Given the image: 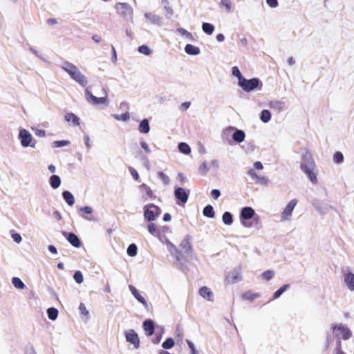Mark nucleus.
Returning a JSON list of instances; mask_svg holds the SVG:
<instances>
[{
    "label": "nucleus",
    "mask_w": 354,
    "mask_h": 354,
    "mask_svg": "<svg viewBox=\"0 0 354 354\" xmlns=\"http://www.w3.org/2000/svg\"><path fill=\"white\" fill-rule=\"evenodd\" d=\"M130 172L135 180H138L139 179V174L135 169L131 168Z\"/></svg>",
    "instance_id": "69168bd1"
},
{
    "label": "nucleus",
    "mask_w": 354,
    "mask_h": 354,
    "mask_svg": "<svg viewBox=\"0 0 354 354\" xmlns=\"http://www.w3.org/2000/svg\"><path fill=\"white\" fill-rule=\"evenodd\" d=\"M199 295L203 297L204 299L209 301H214V292L211 290V289L207 286H203L199 289L198 291Z\"/></svg>",
    "instance_id": "2eb2a0df"
},
{
    "label": "nucleus",
    "mask_w": 354,
    "mask_h": 354,
    "mask_svg": "<svg viewBox=\"0 0 354 354\" xmlns=\"http://www.w3.org/2000/svg\"><path fill=\"white\" fill-rule=\"evenodd\" d=\"M160 214V208L153 204H149L144 207V217L148 221H155Z\"/></svg>",
    "instance_id": "0eeeda50"
},
{
    "label": "nucleus",
    "mask_w": 354,
    "mask_h": 354,
    "mask_svg": "<svg viewBox=\"0 0 354 354\" xmlns=\"http://www.w3.org/2000/svg\"><path fill=\"white\" fill-rule=\"evenodd\" d=\"M147 229H148L149 232L151 235H153V236H156V235L158 229H157L156 225L154 223H149L147 225Z\"/></svg>",
    "instance_id": "09e8293b"
},
{
    "label": "nucleus",
    "mask_w": 354,
    "mask_h": 354,
    "mask_svg": "<svg viewBox=\"0 0 354 354\" xmlns=\"http://www.w3.org/2000/svg\"><path fill=\"white\" fill-rule=\"evenodd\" d=\"M12 284L15 288L19 290H23L26 287L24 283L18 277H13L12 279Z\"/></svg>",
    "instance_id": "c756f323"
},
{
    "label": "nucleus",
    "mask_w": 354,
    "mask_h": 354,
    "mask_svg": "<svg viewBox=\"0 0 354 354\" xmlns=\"http://www.w3.org/2000/svg\"><path fill=\"white\" fill-rule=\"evenodd\" d=\"M199 170L205 174L209 170L207 163L206 162L202 163L199 167Z\"/></svg>",
    "instance_id": "680f3d73"
},
{
    "label": "nucleus",
    "mask_w": 354,
    "mask_h": 354,
    "mask_svg": "<svg viewBox=\"0 0 354 354\" xmlns=\"http://www.w3.org/2000/svg\"><path fill=\"white\" fill-rule=\"evenodd\" d=\"M237 84L246 93L251 92L255 89L261 90L263 86L261 81L257 77L250 80L244 77L240 82H237Z\"/></svg>",
    "instance_id": "20e7f679"
},
{
    "label": "nucleus",
    "mask_w": 354,
    "mask_h": 354,
    "mask_svg": "<svg viewBox=\"0 0 354 354\" xmlns=\"http://www.w3.org/2000/svg\"><path fill=\"white\" fill-rule=\"evenodd\" d=\"M80 210L86 214H91L93 213V208L90 206H84L80 209Z\"/></svg>",
    "instance_id": "6e6d98bb"
},
{
    "label": "nucleus",
    "mask_w": 354,
    "mask_h": 354,
    "mask_svg": "<svg viewBox=\"0 0 354 354\" xmlns=\"http://www.w3.org/2000/svg\"><path fill=\"white\" fill-rule=\"evenodd\" d=\"M143 328L147 336H151L154 332V326L152 320L148 319L144 322Z\"/></svg>",
    "instance_id": "412c9836"
},
{
    "label": "nucleus",
    "mask_w": 354,
    "mask_h": 354,
    "mask_svg": "<svg viewBox=\"0 0 354 354\" xmlns=\"http://www.w3.org/2000/svg\"><path fill=\"white\" fill-rule=\"evenodd\" d=\"M30 50L31 53H32L37 57H39V59H42L41 55V53L38 50H37L34 48H30Z\"/></svg>",
    "instance_id": "774afa93"
},
{
    "label": "nucleus",
    "mask_w": 354,
    "mask_h": 354,
    "mask_svg": "<svg viewBox=\"0 0 354 354\" xmlns=\"http://www.w3.org/2000/svg\"><path fill=\"white\" fill-rule=\"evenodd\" d=\"M189 191L183 187H176L174 190V196L181 203L185 204L188 200Z\"/></svg>",
    "instance_id": "4468645a"
},
{
    "label": "nucleus",
    "mask_w": 354,
    "mask_h": 354,
    "mask_svg": "<svg viewBox=\"0 0 354 354\" xmlns=\"http://www.w3.org/2000/svg\"><path fill=\"white\" fill-rule=\"evenodd\" d=\"M330 328L337 339V342L338 340L340 341V339L347 340L352 335L351 330L346 325L342 323H333L331 324Z\"/></svg>",
    "instance_id": "39448f33"
},
{
    "label": "nucleus",
    "mask_w": 354,
    "mask_h": 354,
    "mask_svg": "<svg viewBox=\"0 0 354 354\" xmlns=\"http://www.w3.org/2000/svg\"><path fill=\"white\" fill-rule=\"evenodd\" d=\"M248 174L251 176L253 180H254L256 183L258 180V178L260 176H259L253 169H251L248 171Z\"/></svg>",
    "instance_id": "864d4df0"
},
{
    "label": "nucleus",
    "mask_w": 354,
    "mask_h": 354,
    "mask_svg": "<svg viewBox=\"0 0 354 354\" xmlns=\"http://www.w3.org/2000/svg\"><path fill=\"white\" fill-rule=\"evenodd\" d=\"M232 75L237 78V82H240L244 77L237 66L232 68Z\"/></svg>",
    "instance_id": "f704fd0d"
},
{
    "label": "nucleus",
    "mask_w": 354,
    "mask_h": 354,
    "mask_svg": "<svg viewBox=\"0 0 354 354\" xmlns=\"http://www.w3.org/2000/svg\"><path fill=\"white\" fill-rule=\"evenodd\" d=\"M64 119L68 122H71L75 127H77L80 124V118L73 113H66Z\"/></svg>",
    "instance_id": "6ab92c4d"
},
{
    "label": "nucleus",
    "mask_w": 354,
    "mask_h": 354,
    "mask_svg": "<svg viewBox=\"0 0 354 354\" xmlns=\"http://www.w3.org/2000/svg\"><path fill=\"white\" fill-rule=\"evenodd\" d=\"M185 51L189 55H198L201 53L200 48L192 44H187L185 47Z\"/></svg>",
    "instance_id": "5701e85b"
},
{
    "label": "nucleus",
    "mask_w": 354,
    "mask_h": 354,
    "mask_svg": "<svg viewBox=\"0 0 354 354\" xmlns=\"http://www.w3.org/2000/svg\"><path fill=\"white\" fill-rule=\"evenodd\" d=\"M297 204V199H292L288 203V204L286 205V207L283 208V211L281 213V221H290L292 216L293 210L295 208Z\"/></svg>",
    "instance_id": "6e6552de"
},
{
    "label": "nucleus",
    "mask_w": 354,
    "mask_h": 354,
    "mask_svg": "<svg viewBox=\"0 0 354 354\" xmlns=\"http://www.w3.org/2000/svg\"><path fill=\"white\" fill-rule=\"evenodd\" d=\"M176 32L178 35L183 37L185 40L189 41H192L194 40V37L190 32L187 31L186 29L183 28H179L176 30Z\"/></svg>",
    "instance_id": "aec40b11"
},
{
    "label": "nucleus",
    "mask_w": 354,
    "mask_h": 354,
    "mask_svg": "<svg viewBox=\"0 0 354 354\" xmlns=\"http://www.w3.org/2000/svg\"><path fill=\"white\" fill-rule=\"evenodd\" d=\"M139 131L142 133H148L150 131L149 121L147 119L142 120L138 127Z\"/></svg>",
    "instance_id": "393cba45"
},
{
    "label": "nucleus",
    "mask_w": 354,
    "mask_h": 354,
    "mask_svg": "<svg viewBox=\"0 0 354 354\" xmlns=\"http://www.w3.org/2000/svg\"><path fill=\"white\" fill-rule=\"evenodd\" d=\"M145 17L147 20V22L151 24H159L160 21V17L151 12H146L145 14Z\"/></svg>",
    "instance_id": "4be33fe9"
},
{
    "label": "nucleus",
    "mask_w": 354,
    "mask_h": 354,
    "mask_svg": "<svg viewBox=\"0 0 354 354\" xmlns=\"http://www.w3.org/2000/svg\"><path fill=\"white\" fill-rule=\"evenodd\" d=\"M62 68L73 80L76 83L82 87L88 84V79L75 64L65 62L62 65Z\"/></svg>",
    "instance_id": "f03ea898"
},
{
    "label": "nucleus",
    "mask_w": 354,
    "mask_h": 354,
    "mask_svg": "<svg viewBox=\"0 0 354 354\" xmlns=\"http://www.w3.org/2000/svg\"><path fill=\"white\" fill-rule=\"evenodd\" d=\"M32 130L34 131L35 135L38 137L44 138L46 136V133L44 130L39 129H34L32 128Z\"/></svg>",
    "instance_id": "3c124183"
},
{
    "label": "nucleus",
    "mask_w": 354,
    "mask_h": 354,
    "mask_svg": "<svg viewBox=\"0 0 354 354\" xmlns=\"http://www.w3.org/2000/svg\"><path fill=\"white\" fill-rule=\"evenodd\" d=\"M48 317L50 319L55 321L58 316V310L55 308H49L47 310Z\"/></svg>",
    "instance_id": "c9c22d12"
},
{
    "label": "nucleus",
    "mask_w": 354,
    "mask_h": 354,
    "mask_svg": "<svg viewBox=\"0 0 354 354\" xmlns=\"http://www.w3.org/2000/svg\"><path fill=\"white\" fill-rule=\"evenodd\" d=\"M139 189L140 192L144 194L142 198L145 201L149 198H153L155 197L151 189L146 184L143 183L140 185Z\"/></svg>",
    "instance_id": "a211bd4d"
},
{
    "label": "nucleus",
    "mask_w": 354,
    "mask_h": 354,
    "mask_svg": "<svg viewBox=\"0 0 354 354\" xmlns=\"http://www.w3.org/2000/svg\"><path fill=\"white\" fill-rule=\"evenodd\" d=\"M187 343L189 348L191 350V354H198L194 343H192L189 340H187Z\"/></svg>",
    "instance_id": "13d9d810"
},
{
    "label": "nucleus",
    "mask_w": 354,
    "mask_h": 354,
    "mask_svg": "<svg viewBox=\"0 0 354 354\" xmlns=\"http://www.w3.org/2000/svg\"><path fill=\"white\" fill-rule=\"evenodd\" d=\"M221 8H224L227 12H230L232 8L230 0H221L219 5Z\"/></svg>",
    "instance_id": "4c0bfd02"
},
{
    "label": "nucleus",
    "mask_w": 354,
    "mask_h": 354,
    "mask_svg": "<svg viewBox=\"0 0 354 354\" xmlns=\"http://www.w3.org/2000/svg\"><path fill=\"white\" fill-rule=\"evenodd\" d=\"M73 278L75 281L79 284L82 283L84 281L83 275L80 271L75 272Z\"/></svg>",
    "instance_id": "de8ad7c7"
},
{
    "label": "nucleus",
    "mask_w": 354,
    "mask_h": 354,
    "mask_svg": "<svg viewBox=\"0 0 354 354\" xmlns=\"http://www.w3.org/2000/svg\"><path fill=\"white\" fill-rule=\"evenodd\" d=\"M334 354H346L341 350V342L339 340L337 342V348L335 349Z\"/></svg>",
    "instance_id": "0e129e2a"
},
{
    "label": "nucleus",
    "mask_w": 354,
    "mask_h": 354,
    "mask_svg": "<svg viewBox=\"0 0 354 354\" xmlns=\"http://www.w3.org/2000/svg\"><path fill=\"white\" fill-rule=\"evenodd\" d=\"M129 289L131 293L133 295L135 299H136L140 303H141L144 307L147 308L148 304L145 299V297L142 295V294L137 290V288L133 285L129 286Z\"/></svg>",
    "instance_id": "dca6fc26"
},
{
    "label": "nucleus",
    "mask_w": 354,
    "mask_h": 354,
    "mask_svg": "<svg viewBox=\"0 0 354 354\" xmlns=\"http://www.w3.org/2000/svg\"><path fill=\"white\" fill-rule=\"evenodd\" d=\"M245 138V133L241 130H236L232 135V138L237 142H242Z\"/></svg>",
    "instance_id": "bb28decb"
},
{
    "label": "nucleus",
    "mask_w": 354,
    "mask_h": 354,
    "mask_svg": "<svg viewBox=\"0 0 354 354\" xmlns=\"http://www.w3.org/2000/svg\"><path fill=\"white\" fill-rule=\"evenodd\" d=\"M255 214L254 210L250 207H245L241 211V223L245 227H250L251 225L248 223V220L252 218Z\"/></svg>",
    "instance_id": "9b49d317"
},
{
    "label": "nucleus",
    "mask_w": 354,
    "mask_h": 354,
    "mask_svg": "<svg viewBox=\"0 0 354 354\" xmlns=\"http://www.w3.org/2000/svg\"><path fill=\"white\" fill-rule=\"evenodd\" d=\"M210 196L214 199H217L221 196V192L218 189H212L210 192Z\"/></svg>",
    "instance_id": "4d7b16f0"
},
{
    "label": "nucleus",
    "mask_w": 354,
    "mask_h": 354,
    "mask_svg": "<svg viewBox=\"0 0 354 354\" xmlns=\"http://www.w3.org/2000/svg\"><path fill=\"white\" fill-rule=\"evenodd\" d=\"M113 117L118 121H127L130 118L129 114L127 112L122 114H114L113 115Z\"/></svg>",
    "instance_id": "ea45409f"
},
{
    "label": "nucleus",
    "mask_w": 354,
    "mask_h": 354,
    "mask_svg": "<svg viewBox=\"0 0 354 354\" xmlns=\"http://www.w3.org/2000/svg\"><path fill=\"white\" fill-rule=\"evenodd\" d=\"M11 236L17 243H20L22 241V238L19 233L13 232L11 234Z\"/></svg>",
    "instance_id": "8fccbe9b"
},
{
    "label": "nucleus",
    "mask_w": 354,
    "mask_h": 354,
    "mask_svg": "<svg viewBox=\"0 0 354 354\" xmlns=\"http://www.w3.org/2000/svg\"><path fill=\"white\" fill-rule=\"evenodd\" d=\"M174 346V340L171 338H167L162 344V347L165 349H170Z\"/></svg>",
    "instance_id": "79ce46f5"
},
{
    "label": "nucleus",
    "mask_w": 354,
    "mask_h": 354,
    "mask_svg": "<svg viewBox=\"0 0 354 354\" xmlns=\"http://www.w3.org/2000/svg\"><path fill=\"white\" fill-rule=\"evenodd\" d=\"M254 168L257 170H262L263 169V165L260 161H256L254 165Z\"/></svg>",
    "instance_id": "338daca9"
},
{
    "label": "nucleus",
    "mask_w": 354,
    "mask_h": 354,
    "mask_svg": "<svg viewBox=\"0 0 354 354\" xmlns=\"http://www.w3.org/2000/svg\"><path fill=\"white\" fill-rule=\"evenodd\" d=\"M62 196L66 203L68 205L72 206L73 205H74L75 198L69 191H64L62 194Z\"/></svg>",
    "instance_id": "a878e982"
},
{
    "label": "nucleus",
    "mask_w": 354,
    "mask_h": 354,
    "mask_svg": "<svg viewBox=\"0 0 354 354\" xmlns=\"http://www.w3.org/2000/svg\"><path fill=\"white\" fill-rule=\"evenodd\" d=\"M102 93H104V96L97 97L93 95L89 89L86 88L84 92L85 99L86 102L90 104L95 106H104L106 107L109 104L108 93L105 88L102 89Z\"/></svg>",
    "instance_id": "7ed1b4c3"
},
{
    "label": "nucleus",
    "mask_w": 354,
    "mask_h": 354,
    "mask_svg": "<svg viewBox=\"0 0 354 354\" xmlns=\"http://www.w3.org/2000/svg\"><path fill=\"white\" fill-rule=\"evenodd\" d=\"M138 52L146 56H149L152 53V50L147 45L140 46L138 48Z\"/></svg>",
    "instance_id": "72a5a7b5"
},
{
    "label": "nucleus",
    "mask_w": 354,
    "mask_h": 354,
    "mask_svg": "<svg viewBox=\"0 0 354 354\" xmlns=\"http://www.w3.org/2000/svg\"><path fill=\"white\" fill-rule=\"evenodd\" d=\"M289 287V285L286 284L282 286L279 290L274 293V298L277 299Z\"/></svg>",
    "instance_id": "a18cd8bd"
},
{
    "label": "nucleus",
    "mask_w": 354,
    "mask_h": 354,
    "mask_svg": "<svg viewBox=\"0 0 354 354\" xmlns=\"http://www.w3.org/2000/svg\"><path fill=\"white\" fill-rule=\"evenodd\" d=\"M115 10L117 12L124 17H132L133 15V8L131 6L127 3H118L115 5Z\"/></svg>",
    "instance_id": "ddd939ff"
},
{
    "label": "nucleus",
    "mask_w": 354,
    "mask_h": 354,
    "mask_svg": "<svg viewBox=\"0 0 354 354\" xmlns=\"http://www.w3.org/2000/svg\"><path fill=\"white\" fill-rule=\"evenodd\" d=\"M300 168L312 183H317L316 165L311 154L307 151L302 154Z\"/></svg>",
    "instance_id": "f257e3e1"
},
{
    "label": "nucleus",
    "mask_w": 354,
    "mask_h": 354,
    "mask_svg": "<svg viewBox=\"0 0 354 354\" xmlns=\"http://www.w3.org/2000/svg\"><path fill=\"white\" fill-rule=\"evenodd\" d=\"M166 245H167V250L169 252L176 251L177 250V248H176V245L174 243H172L171 242L168 241L166 243Z\"/></svg>",
    "instance_id": "bf43d9fd"
},
{
    "label": "nucleus",
    "mask_w": 354,
    "mask_h": 354,
    "mask_svg": "<svg viewBox=\"0 0 354 354\" xmlns=\"http://www.w3.org/2000/svg\"><path fill=\"white\" fill-rule=\"evenodd\" d=\"M274 276V272L271 270L265 271L261 274V278L264 280L269 281Z\"/></svg>",
    "instance_id": "37998d69"
},
{
    "label": "nucleus",
    "mask_w": 354,
    "mask_h": 354,
    "mask_svg": "<svg viewBox=\"0 0 354 354\" xmlns=\"http://www.w3.org/2000/svg\"><path fill=\"white\" fill-rule=\"evenodd\" d=\"M178 150L186 155H188L191 153V148L185 142H180L178 145Z\"/></svg>",
    "instance_id": "7c9ffc66"
},
{
    "label": "nucleus",
    "mask_w": 354,
    "mask_h": 354,
    "mask_svg": "<svg viewBox=\"0 0 354 354\" xmlns=\"http://www.w3.org/2000/svg\"><path fill=\"white\" fill-rule=\"evenodd\" d=\"M202 30L207 35H211L214 31V26L212 24L204 22L202 24Z\"/></svg>",
    "instance_id": "c85d7f7f"
},
{
    "label": "nucleus",
    "mask_w": 354,
    "mask_h": 354,
    "mask_svg": "<svg viewBox=\"0 0 354 354\" xmlns=\"http://www.w3.org/2000/svg\"><path fill=\"white\" fill-rule=\"evenodd\" d=\"M158 176L164 185H168L170 182L169 176L162 171L158 172Z\"/></svg>",
    "instance_id": "c03bdc74"
},
{
    "label": "nucleus",
    "mask_w": 354,
    "mask_h": 354,
    "mask_svg": "<svg viewBox=\"0 0 354 354\" xmlns=\"http://www.w3.org/2000/svg\"><path fill=\"white\" fill-rule=\"evenodd\" d=\"M67 240L68 242L75 248H80L81 245V242L77 235L73 233H69L68 234Z\"/></svg>",
    "instance_id": "b1692460"
},
{
    "label": "nucleus",
    "mask_w": 354,
    "mask_h": 354,
    "mask_svg": "<svg viewBox=\"0 0 354 354\" xmlns=\"http://www.w3.org/2000/svg\"><path fill=\"white\" fill-rule=\"evenodd\" d=\"M140 145H141V147L147 153H151V149L148 145V144L146 142H141L140 143Z\"/></svg>",
    "instance_id": "052dcab7"
},
{
    "label": "nucleus",
    "mask_w": 354,
    "mask_h": 354,
    "mask_svg": "<svg viewBox=\"0 0 354 354\" xmlns=\"http://www.w3.org/2000/svg\"><path fill=\"white\" fill-rule=\"evenodd\" d=\"M343 155L340 152H337L334 155V160L337 163L342 162L343 161Z\"/></svg>",
    "instance_id": "5fc2aeb1"
},
{
    "label": "nucleus",
    "mask_w": 354,
    "mask_h": 354,
    "mask_svg": "<svg viewBox=\"0 0 354 354\" xmlns=\"http://www.w3.org/2000/svg\"><path fill=\"white\" fill-rule=\"evenodd\" d=\"M137 250H138L137 246L135 244H131L128 247L127 252L129 256L133 257L136 256Z\"/></svg>",
    "instance_id": "a19ab883"
},
{
    "label": "nucleus",
    "mask_w": 354,
    "mask_h": 354,
    "mask_svg": "<svg viewBox=\"0 0 354 354\" xmlns=\"http://www.w3.org/2000/svg\"><path fill=\"white\" fill-rule=\"evenodd\" d=\"M79 310L82 314V315H83L84 317H85L86 318H88V315H89V312L88 310H87L86 307V305L83 303H81L79 306Z\"/></svg>",
    "instance_id": "49530a36"
},
{
    "label": "nucleus",
    "mask_w": 354,
    "mask_h": 354,
    "mask_svg": "<svg viewBox=\"0 0 354 354\" xmlns=\"http://www.w3.org/2000/svg\"><path fill=\"white\" fill-rule=\"evenodd\" d=\"M344 282L350 291H354V274L347 272L344 274Z\"/></svg>",
    "instance_id": "f3484780"
},
{
    "label": "nucleus",
    "mask_w": 354,
    "mask_h": 354,
    "mask_svg": "<svg viewBox=\"0 0 354 354\" xmlns=\"http://www.w3.org/2000/svg\"><path fill=\"white\" fill-rule=\"evenodd\" d=\"M70 145V141L68 140H57L54 141L52 143V147L54 148H60L63 147H66Z\"/></svg>",
    "instance_id": "58836bf2"
},
{
    "label": "nucleus",
    "mask_w": 354,
    "mask_h": 354,
    "mask_svg": "<svg viewBox=\"0 0 354 354\" xmlns=\"http://www.w3.org/2000/svg\"><path fill=\"white\" fill-rule=\"evenodd\" d=\"M222 220L225 225H230L233 223L232 215L230 212H226L223 214Z\"/></svg>",
    "instance_id": "e433bc0d"
},
{
    "label": "nucleus",
    "mask_w": 354,
    "mask_h": 354,
    "mask_svg": "<svg viewBox=\"0 0 354 354\" xmlns=\"http://www.w3.org/2000/svg\"><path fill=\"white\" fill-rule=\"evenodd\" d=\"M242 279L241 270L240 268H235L229 271L225 278L226 284H234Z\"/></svg>",
    "instance_id": "1a4fd4ad"
},
{
    "label": "nucleus",
    "mask_w": 354,
    "mask_h": 354,
    "mask_svg": "<svg viewBox=\"0 0 354 354\" xmlns=\"http://www.w3.org/2000/svg\"><path fill=\"white\" fill-rule=\"evenodd\" d=\"M49 183L52 188L57 189L60 186L61 179L59 176L53 175L50 177Z\"/></svg>",
    "instance_id": "cd10ccee"
},
{
    "label": "nucleus",
    "mask_w": 354,
    "mask_h": 354,
    "mask_svg": "<svg viewBox=\"0 0 354 354\" xmlns=\"http://www.w3.org/2000/svg\"><path fill=\"white\" fill-rule=\"evenodd\" d=\"M203 215L208 218H213L214 216V211L212 205H207L203 211Z\"/></svg>",
    "instance_id": "473e14b6"
},
{
    "label": "nucleus",
    "mask_w": 354,
    "mask_h": 354,
    "mask_svg": "<svg viewBox=\"0 0 354 354\" xmlns=\"http://www.w3.org/2000/svg\"><path fill=\"white\" fill-rule=\"evenodd\" d=\"M125 338L127 342L133 346L134 349L140 348V338L138 333L132 329L125 331Z\"/></svg>",
    "instance_id": "f8f14e48"
},
{
    "label": "nucleus",
    "mask_w": 354,
    "mask_h": 354,
    "mask_svg": "<svg viewBox=\"0 0 354 354\" xmlns=\"http://www.w3.org/2000/svg\"><path fill=\"white\" fill-rule=\"evenodd\" d=\"M18 138L21 145L24 147L34 148L35 147V140L32 134L26 129L20 128L19 129Z\"/></svg>",
    "instance_id": "423d86ee"
},
{
    "label": "nucleus",
    "mask_w": 354,
    "mask_h": 354,
    "mask_svg": "<svg viewBox=\"0 0 354 354\" xmlns=\"http://www.w3.org/2000/svg\"><path fill=\"white\" fill-rule=\"evenodd\" d=\"M271 118V113L268 110L264 109L261 111L260 119L261 120L264 122L267 123L270 120Z\"/></svg>",
    "instance_id": "2f4dec72"
},
{
    "label": "nucleus",
    "mask_w": 354,
    "mask_h": 354,
    "mask_svg": "<svg viewBox=\"0 0 354 354\" xmlns=\"http://www.w3.org/2000/svg\"><path fill=\"white\" fill-rule=\"evenodd\" d=\"M266 3L270 8H276L278 6L277 0H266Z\"/></svg>",
    "instance_id": "e2e57ef3"
},
{
    "label": "nucleus",
    "mask_w": 354,
    "mask_h": 354,
    "mask_svg": "<svg viewBox=\"0 0 354 354\" xmlns=\"http://www.w3.org/2000/svg\"><path fill=\"white\" fill-rule=\"evenodd\" d=\"M192 237L189 234L185 235L179 244V247L183 252L190 256L194 254V248L192 245Z\"/></svg>",
    "instance_id": "9d476101"
},
{
    "label": "nucleus",
    "mask_w": 354,
    "mask_h": 354,
    "mask_svg": "<svg viewBox=\"0 0 354 354\" xmlns=\"http://www.w3.org/2000/svg\"><path fill=\"white\" fill-rule=\"evenodd\" d=\"M257 183L266 185L268 183V179L267 177L264 176H260L259 178H258V180L257 181Z\"/></svg>",
    "instance_id": "603ef678"
}]
</instances>
